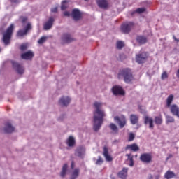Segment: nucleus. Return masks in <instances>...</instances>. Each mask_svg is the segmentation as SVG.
<instances>
[{
	"instance_id": "1",
	"label": "nucleus",
	"mask_w": 179,
	"mask_h": 179,
	"mask_svg": "<svg viewBox=\"0 0 179 179\" xmlns=\"http://www.w3.org/2000/svg\"><path fill=\"white\" fill-rule=\"evenodd\" d=\"M94 106V113H93V120H94V131L97 132L101 125H103V118L106 117V111L102 109L103 103L96 101L93 104Z\"/></svg>"
},
{
	"instance_id": "2",
	"label": "nucleus",
	"mask_w": 179,
	"mask_h": 179,
	"mask_svg": "<svg viewBox=\"0 0 179 179\" xmlns=\"http://www.w3.org/2000/svg\"><path fill=\"white\" fill-rule=\"evenodd\" d=\"M20 20H21L23 24L24 29L18 31L17 36L18 37H23V36H26V34L29 33V30H31V24L30 22H27V17H21Z\"/></svg>"
},
{
	"instance_id": "3",
	"label": "nucleus",
	"mask_w": 179,
	"mask_h": 179,
	"mask_svg": "<svg viewBox=\"0 0 179 179\" xmlns=\"http://www.w3.org/2000/svg\"><path fill=\"white\" fill-rule=\"evenodd\" d=\"M119 79L124 78L125 83H131L134 80V76L129 69H124L120 71L118 73Z\"/></svg>"
},
{
	"instance_id": "4",
	"label": "nucleus",
	"mask_w": 179,
	"mask_h": 179,
	"mask_svg": "<svg viewBox=\"0 0 179 179\" xmlns=\"http://www.w3.org/2000/svg\"><path fill=\"white\" fill-rule=\"evenodd\" d=\"M15 29V25L11 24L10 27L7 29L6 31L3 33V41L6 45H8L10 41V38L12 37V33H13V29Z\"/></svg>"
},
{
	"instance_id": "5",
	"label": "nucleus",
	"mask_w": 179,
	"mask_h": 179,
	"mask_svg": "<svg viewBox=\"0 0 179 179\" xmlns=\"http://www.w3.org/2000/svg\"><path fill=\"white\" fill-rule=\"evenodd\" d=\"M148 59V52H143L136 55V61L138 64H143Z\"/></svg>"
},
{
	"instance_id": "6",
	"label": "nucleus",
	"mask_w": 179,
	"mask_h": 179,
	"mask_svg": "<svg viewBox=\"0 0 179 179\" xmlns=\"http://www.w3.org/2000/svg\"><path fill=\"white\" fill-rule=\"evenodd\" d=\"M114 120L115 122H117L120 128H124L127 124V119H125L124 116H122L121 117L116 116L114 117Z\"/></svg>"
},
{
	"instance_id": "7",
	"label": "nucleus",
	"mask_w": 179,
	"mask_h": 179,
	"mask_svg": "<svg viewBox=\"0 0 179 179\" xmlns=\"http://www.w3.org/2000/svg\"><path fill=\"white\" fill-rule=\"evenodd\" d=\"M112 92L113 93V94H115V96L120 94V96H124V94H125V92H124V90L122 89V87L118 86V85H115L112 88Z\"/></svg>"
},
{
	"instance_id": "8",
	"label": "nucleus",
	"mask_w": 179,
	"mask_h": 179,
	"mask_svg": "<svg viewBox=\"0 0 179 179\" xmlns=\"http://www.w3.org/2000/svg\"><path fill=\"white\" fill-rule=\"evenodd\" d=\"M140 159L143 163L149 164L152 162V155L148 153L142 154L140 157Z\"/></svg>"
},
{
	"instance_id": "9",
	"label": "nucleus",
	"mask_w": 179,
	"mask_h": 179,
	"mask_svg": "<svg viewBox=\"0 0 179 179\" xmlns=\"http://www.w3.org/2000/svg\"><path fill=\"white\" fill-rule=\"evenodd\" d=\"M85 155H86V148L84 146L78 147L76 150V156L83 158L85 157Z\"/></svg>"
},
{
	"instance_id": "10",
	"label": "nucleus",
	"mask_w": 179,
	"mask_h": 179,
	"mask_svg": "<svg viewBox=\"0 0 179 179\" xmlns=\"http://www.w3.org/2000/svg\"><path fill=\"white\" fill-rule=\"evenodd\" d=\"M132 27H134V23L126 22L122 25V31L123 33H129Z\"/></svg>"
},
{
	"instance_id": "11",
	"label": "nucleus",
	"mask_w": 179,
	"mask_h": 179,
	"mask_svg": "<svg viewBox=\"0 0 179 179\" xmlns=\"http://www.w3.org/2000/svg\"><path fill=\"white\" fill-rule=\"evenodd\" d=\"M69 103H71V98L69 96H62L59 100V104H60V106H63L64 107H66Z\"/></svg>"
},
{
	"instance_id": "12",
	"label": "nucleus",
	"mask_w": 179,
	"mask_h": 179,
	"mask_svg": "<svg viewBox=\"0 0 179 179\" xmlns=\"http://www.w3.org/2000/svg\"><path fill=\"white\" fill-rule=\"evenodd\" d=\"M12 64H13V66L16 69L17 72L20 75H23V73H24V69H23V67L20 66L19 63L16 62H13Z\"/></svg>"
},
{
	"instance_id": "13",
	"label": "nucleus",
	"mask_w": 179,
	"mask_h": 179,
	"mask_svg": "<svg viewBox=\"0 0 179 179\" xmlns=\"http://www.w3.org/2000/svg\"><path fill=\"white\" fill-rule=\"evenodd\" d=\"M144 124H145V125H148V124L149 128L150 129H153V128H155V124H153V119L152 117H150L148 116H145Z\"/></svg>"
},
{
	"instance_id": "14",
	"label": "nucleus",
	"mask_w": 179,
	"mask_h": 179,
	"mask_svg": "<svg viewBox=\"0 0 179 179\" xmlns=\"http://www.w3.org/2000/svg\"><path fill=\"white\" fill-rule=\"evenodd\" d=\"M3 131L6 134H12L15 131V127L10 123H6Z\"/></svg>"
},
{
	"instance_id": "15",
	"label": "nucleus",
	"mask_w": 179,
	"mask_h": 179,
	"mask_svg": "<svg viewBox=\"0 0 179 179\" xmlns=\"http://www.w3.org/2000/svg\"><path fill=\"white\" fill-rule=\"evenodd\" d=\"M66 143L69 148H73V146H75V143H76L75 137H73V136H69L66 141Z\"/></svg>"
},
{
	"instance_id": "16",
	"label": "nucleus",
	"mask_w": 179,
	"mask_h": 179,
	"mask_svg": "<svg viewBox=\"0 0 179 179\" xmlns=\"http://www.w3.org/2000/svg\"><path fill=\"white\" fill-rule=\"evenodd\" d=\"M72 17L74 20H79V19H80L82 17V13H80L79 9L76 8L72 11Z\"/></svg>"
},
{
	"instance_id": "17",
	"label": "nucleus",
	"mask_w": 179,
	"mask_h": 179,
	"mask_svg": "<svg viewBox=\"0 0 179 179\" xmlns=\"http://www.w3.org/2000/svg\"><path fill=\"white\" fill-rule=\"evenodd\" d=\"M52 24H54V17H50L48 22H46L44 24L45 30H50L51 27H52Z\"/></svg>"
},
{
	"instance_id": "18",
	"label": "nucleus",
	"mask_w": 179,
	"mask_h": 179,
	"mask_svg": "<svg viewBox=\"0 0 179 179\" xmlns=\"http://www.w3.org/2000/svg\"><path fill=\"white\" fill-rule=\"evenodd\" d=\"M80 170L78 168L72 169L70 173V179H76L79 177Z\"/></svg>"
},
{
	"instance_id": "19",
	"label": "nucleus",
	"mask_w": 179,
	"mask_h": 179,
	"mask_svg": "<svg viewBox=\"0 0 179 179\" xmlns=\"http://www.w3.org/2000/svg\"><path fill=\"white\" fill-rule=\"evenodd\" d=\"M96 2L98 6L101 8V9H106V8H108V3L107 2V0H97Z\"/></svg>"
},
{
	"instance_id": "20",
	"label": "nucleus",
	"mask_w": 179,
	"mask_h": 179,
	"mask_svg": "<svg viewBox=\"0 0 179 179\" xmlns=\"http://www.w3.org/2000/svg\"><path fill=\"white\" fill-rule=\"evenodd\" d=\"M33 57H34V53L32 51L26 52L21 55L22 59H31Z\"/></svg>"
},
{
	"instance_id": "21",
	"label": "nucleus",
	"mask_w": 179,
	"mask_h": 179,
	"mask_svg": "<svg viewBox=\"0 0 179 179\" xmlns=\"http://www.w3.org/2000/svg\"><path fill=\"white\" fill-rule=\"evenodd\" d=\"M128 176V168H123V169L118 173V177L122 179L127 178Z\"/></svg>"
},
{
	"instance_id": "22",
	"label": "nucleus",
	"mask_w": 179,
	"mask_h": 179,
	"mask_svg": "<svg viewBox=\"0 0 179 179\" xmlns=\"http://www.w3.org/2000/svg\"><path fill=\"white\" fill-rule=\"evenodd\" d=\"M106 162H113V157L110 154H108V149L107 148H103V153Z\"/></svg>"
},
{
	"instance_id": "23",
	"label": "nucleus",
	"mask_w": 179,
	"mask_h": 179,
	"mask_svg": "<svg viewBox=\"0 0 179 179\" xmlns=\"http://www.w3.org/2000/svg\"><path fill=\"white\" fill-rule=\"evenodd\" d=\"M62 40L63 43H71V41H72V38L71 37V35L64 34L62 36Z\"/></svg>"
},
{
	"instance_id": "24",
	"label": "nucleus",
	"mask_w": 179,
	"mask_h": 179,
	"mask_svg": "<svg viewBox=\"0 0 179 179\" xmlns=\"http://www.w3.org/2000/svg\"><path fill=\"white\" fill-rule=\"evenodd\" d=\"M109 128L112 132V134H118V127L115 125L114 123H110L109 124Z\"/></svg>"
},
{
	"instance_id": "25",
	"label": "nucleus",
	"mask_w": 179,
	"mask_h": 179,
	"mask_svg": "<svg viewBox=\"0 0 179 179\" xmlns=\"http://www.w3.org/2000/svg\"><path fill=\"white\" fill-rule=\"evenodd\" d=\"M126 149H130V150H132L133 152H138V150H139V146L136 143H134L127 145Z\"/></svg>"
},
{
	"instance_id": "26",
	"label": "nucleus",
	"mask_w": 179,
	"mask_h": 179,
	"mask_svg": "<svg viewBox=\"0 0 179 179\" xmlns=\"http://www.w3.org/2000/svg\"><path fill=\"white\" fill-rule=\"evenodd\" d=\"M138 120H139V117L136 115H131L130 116V120L133 125H135V124H138Z\"/></svg>"
},
{
	"instance_id": "27",
	"label": "nucleus",
	"mask_w": 179,
	"mask_h": 179,
	"mask_svg": "<svg viewBox=\"0 0 179 179\" xmlns=\"http://www.w3.org/2000/svg\"><path fill=\"white\" fill-rule=\"evenodd\" d=\"M68 171V164H65L63 167L62 172L60 173L61 177H64L66 176V172Z\"/></svg>"
},
{
	"instance_id": "28",
	"label": "nucleus",
	"mask_w": 179,
	"mask_h": 179,
	"mask_svg": "<svg viewBox=\"0 0 179 179\" xmlns=\"http://www.w3.org/2000/svg\"><path fill=\"white\" fill-rule=\"evenodd\" d=\"M174 99V96L173 95H170L168 96L166 100V107H171V103H173V99Z\"/></svg>"
},
{
	"instance_id": "29",
	"label": "nucleus",
	"mask_w": 179,
	"mask_h": 179,
	"mask_svg": "<svg viewBox=\"0 0 179 179\" xmlns=\"http://www.w3.org/2000/svg\"><path fill=\"white\" fill-rule=\"evenodd\" d=\"M155 122L157 125H162L163 123V117L162 116H157L155 117Z\"/></svg>"
},
{
	"instance_id": "30",
	"label": "nucleus",
	"mask_w": 179,
	"mask_h": 179,
	"mask_svg": "<svg viewBox=\"0 0 179 179\" xmlns=\"http://www.w3.org/2000/svg\"><path fill=\"white\" fill-rule=\"evenodd\" d=\"M126 156L127 157V160H129L130 162V167L134 166V156H132L131 154H127Z\"/></svg>"
},
{
	"instance_id": "31",
	"label": "nucleus",
	"mask_w": 179,
	"mask_h": 179,
	"mask_svg": "<svg viewBox=\"0 0 179 179\" xmlns=\"http://www.w3.org/2000/svg\"><path fill=\"white\" fill-rule=\"evenodd\" d=\"M137 41L140 44H145V43H146V41H148V40L146 39V38L145 36H138Z\"/></svg>"
},
{
	"instance_id": "32",
	"label": "nucleus",
	"mask_w": 179,
	"mask_h": 179,
	"mask_svg": "<svg viewBox=\"0 0 179 179\" xmlns=\"http://www.w3.org/2000/svg\"><path fill=\"white\" fill-rule=\"evenodd\" d=\"M164 177L165 178H167V179L173 178V177H174V173H173L172 171H168L165 173Z\"/></svg>"
},
{
	"instance_id": "33",
	"label": "nucleus",
	"mask_w": 179,
	"mask_h": 179,
	"mask_svg": "<svg viewBox=\"0 0 179 179\" xmlns=\"http://www.w3.org/2000/svg\"><path fill=\"white\" fill-rule=\"evenodd\" d=\"M68 2L69 1L67 0H64L62 2V6H61L62 10H65V9L68 8Z\"/></svg>"
},
{
	"instance_id": "34",
	"label": "nucleus",
	"mask_w": 179,
	"mask_h": 179,
	"mask_svg": "<svg viewBox=\"0 0 179 179\" xmlns=\"http://www.w3.org/2000/svg\"><path fill=\"white\" fill-rule=\"evenodd\" d=\"M175 120L174 117L170 115H166V124H170L171 122H174Z\"/></svg>"
},
{
	"instance_id": "35",
	"label": "nucleus",
	"mask_w": 179,
	"mask_h": 179,
	"mask_svg": "<svg viewBox=\"0 0 179 179\" xmlns=\"http://www.w3.org/2000/svg\"><path fill=\"white\" fill-rule=\"evenodd\" d=\"M117 48H118V50H121V48H122V47H124V42L119 41L117 42Z\"/></svg>"
},
{
	"instance_id": "36",
	"label": "nucleus",
	"mask_w": 179,
	"mask_h": 179,
	"mask_svg": "<svg viewBox=\"0 0 179 179\" xmlns=\"http://www.w3.org/2000/svg\"><path fill=\"white\" fill-rule=\"evenodd\" d=\"M47 41V37L46 36H42L38 41V44H43V43H45Z\"/></svg>"
},
{
	"instance_id": "37",
	"label": "nucleus",
	"mask_w": 179,
	"mask_h": 179,
	"mask_svg": "<svg viewBox=\"0 0 179 179\" xmlns=\"http://www.w3.org/2000/svg\"><path fill=\"white\" fill-rule=\"evenodd\" d=\"M167 78H169V76L167 75V72L164 71L161 76L162 80H164V79H167Z\"/></svg>"
},
{
	"instance_id": "38",
	"label": "nucleus",
	"mask_w": 179,
	"mask_h": 179,
	"mask_svg": "<svg viewBox=\"0 0 179 179\" xmlns=\"http://www.w3.org/2000/svg\"><path fill=\"white\" fill-rule=\"evenodd\" d=\"M103 158H101V157H99L96 162V164H98L99 166H100V164H103Z\"/></svg>"
},
{
	"instance_id": "39",
	"label": "nucleus",
	"mask_w": 179,
	"mask_h": 179,
	"mask_svg": "<svg viewBox=\"0 0 179 179\" xmlns=\"http://www.w3.org/2000/svg\"><path fill=\"white\" fill-rule=\"evenodd\" d=\"M146 10V9L145 8H138L136 12L137 13H143V12H145Z\"/></svg>"
},
{
	"instance_id": "40",
	"label": "nucleus",
	"mask_w": 179,
	"mask_h": 179,
	"mask_svg": "<svg viewBox=\"0 0 179 179\" xmlns=\"http://www.w3.org/2000/svg\"><path fill=\"white\" fill-rule=\"evenodd\" d=\"M135 139V135L134 134L131 133L129 136V141L131 142Z\"/></svg>"
},
{
	"instance_id": "41",
	"label": "nucleus",
	"mask_w": 179,
	"mask_h": 179,
	"mask_svg": "<svg viewBox=\"0 0 179 179\" xmlns=\"http://www.w3.org/2000/svg\"><path fill=\"white\" fill-rule=\"evenodd\" d=\"M22 51H24V50H27V44H22L20 47Z\"/></svg>"
},
{
	"instance_id": "42",
	"label": "nucleus",
	"mask_w": 179,
	"mask_h": 179,
	"mask_svg": "<svg viewBox=\"0 0 179 179\" xmlns=\"http://www.w3.org/2000/svg\"><path fill=\"white\" fill-rule=\"evenodd\" d=\"M51 12H52L53 13L58 12V8L55 7V8H52Z\"/></svg>"
},
{
	"instance_id": "43",
	"label": "nucleus",
	"mask_w": 179,
	"mask_h": 179,
	"mask_svg": "<svg viewBox=\"0 0 179 179\" xmlns=\"http://www.w3.org/2000/svg\"><path fill=\"white\" fill-rule=\"evenodd\" d=\"M64 16H71V13L68 12V11H65L64 13Z\"/></svg>"
},
{
	"instance_id": "44",
	"label": "nucleus",
	"mask_w": 179,
	"mask_h": 179,
	"mask_svg": "<svg viewBox=\"0 0 179 179\" xmlns=\"http://www.w3.org/2000/svg\"><path fill=\"white\" fill-rule=\"evenodd\" d=\"M141 114H145V108H141Z\"/></svg>"
},
{
	"instance_id": "45",
	"label": "nucleus",
	"mask_w": 179,
	"mask_h": 179,
	"mask_svg": "<svg viewBox=\"0 0 179 179\" xmlns=\"http://www.w3.org/2000/svg\"><path fill=\"white\" fill-rule=\"evenodd\" d=\"M73 167H75V164L73 162H71V169L73 170Z\"/></svg>"
},
{
	"instance_id": "46",
	"label": "nucleus",
	"mask_w": 179,
	"mask_h": 179,
	"mask_svg": "<svg viewBox=\"0 0 179 179\" xmlns=\"http://www.w3.org/2000/svg\"><path fill=\"white\" fill-rule=\"evenodd\" d=\"M173 39L175 40V41H177L178 43H179V39H177L176 36H173Z\"/></svg>"
},
{
	"instance_id": "47",
	"label": "nucleus",
	"mask_w": 179,
	"mask_h": 179,
	"mask_svg": "<svg viewBox=\"0 0 179 179\" xmlns=\"http://www.w3.org/2000/svg\"><path fill=\"white\" fill-rule=\"evenodd\" d=\"M12 2H14V3H17V2H19V0H13Z\"/></svg>"
},
{
	"instance_id": "48",
	"label": "nucleus",
	"mask_w": 179,
	"mask_h": 179,
	"mask_svg": "<svg viewBox=\"0 0 179 179\" xmlns=\"http://www.w3.org/2000/svg\"><path fill=\"white\" fill-rule=\"evenodd\" d=\"M160 178V176L157 175L155 176V179H159Z\"/></svg>"
},
{
	"instance_id": "49",
	"label": "nucleus",
	"mask_w": 179,
	"mask_h": 179,
	"mask_svg": "<svg viewBox=\"0 0 179 179\" xmlns=\"http://www.w3.org/2000/svg\"><path fill=\"white\" fill-rule=\"evenodd\" d=\"M170 157H173V155H169V157L167 158V159H170Z\"/></svg>"
},
{
	"instance_id": "50",
	"label": "nucleus",
	"mask_w": 179,
	"mask_h": 179,
	"mask_svg": "<svg viewBox=\"0 0 179 179\" xmlns=\"http://www.w3.org/2000/svg\"><path fill=\"white\" fill-rule=\"evenodd\" d=\"M148 179H153V177L152 176H149Z\"/></svg>"
},
{
	"instance_id": "51",
	"label": "nucleus",
	"mask_w": 179,
	"mask_h": 179,
	"mask_svg": "<svg viewBox=\"0 0 179 179\" xmlns=\"http://www.w3.org/2000/svg\"><path fill=\"white\" fill-rule=\"evenodd\" d=\"M85 1H89V0H85Z\"/></svg>"
},
{
	"instance_id": "52",
	"label": "nucleus",
	"mask_w": 179,
	"mask_h": 179,
	"mask_svg": "<svg viewBox=\"0 0 179 179\" xmlns=\"http://www.w3.org/2000/svg\"><path fill=\"white\" fill-rule=\"evenodd\" d=\"M0 52H1V49H0Z\"/></svg>"
}]
</instances>
